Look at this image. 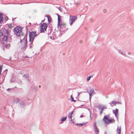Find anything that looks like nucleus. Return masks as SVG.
I'll use <instances>...</instances> for the list:
<instances>
[{
    "instance_id": "obj_1",
    "label": "nucleus",
    "mask_w": 134,
    "mask_h": 134,
    "mask_svg": "<svg viewBox=\"0 0 134 134\" xmlns=\"http://www.w3.org/2000/svg\"><path fill=\"white\" fill-rule=\"evenodd\" d=\"M21 38H20V42L21 44V49L23 51H24L26 49L27 47V37L25 36L22 40Z\"/></svg>"
},
{
    "instance_id": "obj_2",
    "label": "nucleus",
    "mask_w": 134,
    "mask_h": 134,
    "mask_svg": "<svg viewBox=\"0 0 134 134\" xmlns=\"http://www.w3.org/2000/svg\"><path fill=\"white\" fill-rule=\"evenodd\" d=\"M57 25L59 30L61 31H65L68 29V28L66 27V23H60L59 24H58Z\"/></svg>"
},
{
    "instance_id": "obj_3",
    "label": "nucleus",
    "mask_w": 134,
    "mask_h": 134,
    "mask_svg": "<svg viewBox=\"0 0 134 134\" xmlns=\"http://www.w3.org/2000/svg\"><path fill=\"white\" fill-rule=\"evenodd\" d=\"M7 35H4L3 37L2 38L3 45L7 48H9L10 46L9 41L8 40Z\"/></svg>"
},
{
    "instance_id": "obj_4",
    "label": "nucleus",
    "mask_w": 134,
    "mask_h": 134,
    "mask_svg": "<svg viewBox=\"0 0 134 134\" xmlns=\"http://www.w3.org/2000/svg\"><path fill=\"white\" fill-rule=\"evenodd\" d=\"M29 41H33L35 38L39 34H36V31L29 32Z\"/></svg>"
},
{
    "instance_id": "obj_5",
    "label": "nucleus",
    "mask_w": 134,
    "mask_h": 134,
    "mask_svg": "<svg viewBox=\"0 0 134 134\" xmlns=\"http://www.w3.org/2000/svg\"><path fill=\"white\" fill-rule=\"evenodd\" d=\"M22 29L20 27L17 26L15 27L13 30V31L15 35L16 36L20 37V33L21 32Z\"/></svg>"
},
{
    "instance_id": "obj_6",
    "label": "nucleus",
    "mask_w": 134,
    "mask_h": 134,
    "mask_svg": "<svg viewBox=\"0 0 134 134\" xmlns=\"http://www.w3.org/2000/svg\"><path fill=\"white\" fill-rule=\"evenodd\" d=\"M109 115L104 116L103 119V120L105 121V123L107 124L111 123H114L115 122L114 119H111L110 120L109 118Z\"/></svg>"
},
{
    "instance_id": "obj_7",
    "label": "nucleus",
    "mask_w": 134,
    "mask_h": 134,
    "mask_svg": "<svg viewBox=\"0 0 134 134\" xmlns=\"http://www.w3.org/2000/svg\"><path fill=\"white\" fill-rule=\"evenodd\" d=\"M77 18V17L76 16L70 15L69 23L70 26L72 25L73 23L75 21Z\"/></svg>"
},
{
    "instance_id": "obj_8",
    "label": "nucleus",
    "mask_w": 134,
    "mask_h": 134,
    "mask_svg": "<svg viewBox=\"0 0 134 134\" xmlns=\"http://www.w3.org/2000/svg\"><path fill=\"white\" fill-rule=\"evenodd\" d=\"M47 27V24L45 23H43L41 25L40 31L41 32H43L46 31V29Z\"/></svg>"
},
{
    "instance_id": "obj_9",
    "label": "nucleus",
    "mask_w": 134,
    "mask_h": 134,
    "mask_svg": "<svg viewBox=\"0 0 134 134\" xmlns=\"http://www.w3.org/2000/svg\"><path fill=\"white\" fill-rule=\"evenodd\" d=\"M93 126L96 134H99V130L97 127L96 122H94L93 123Z\"/></svg>"
},
{
    "instance_id": "obj_10",
    "label": "nucleus",
    "mask_w": 134,
    "mask_h": 134,
    "mask_svg": "<svg viewBox=\"0 0 134 134\" xmlns=\"http://www.w3.org/2000/svg\"><path fill=\"white\" fill-rule=\"evenodd\" d=\"M113 112L114 114L115 117L117 118V119H118V117L117 116L118 114V109L116 108L115 109L113 110Z\"/></svg>"
},
{
    "instance_id": "obj_11",
    "label": "nucleus",
    "mask_w": 134,
    "mask_h": 134,
    "mask_svg": "<svg viewBox=\"0 0 134 134\" xmlns=\"http://www.w3.org/2000/svg\"><path fill=\"white\" fill-rule=\"evenodd\" d=\"M3 32L4 34L9 35V34L10 31L8 29H4L3 30Z\"/></svg>"
},
{
    "instance_id": "obj_12",
    "label": "nucleus",
    "mask_w": 134,
    "mask_h": 134,
    "mask_svg": "<svg viewBox=\"0 0 134 134\" xmlns=\"http://www.w3.org/2000/svg\"><path fill=\"white\" fill-rule=\"evenodd\" d=\"M116 132L117 134H121V126H120L119 127H118L116 130Z\"/></svg>"
},
{
    "instance_id": "obj_13",
    "label": "nucleus",
    "mask_w": 134,
    "mask_h": 134,
    "mask_svg": "<svg viewBox=\"0 0 134 134\" xmlns=\"http://www.w3.org/2000/svg\"><path fill=\"white\" fill-rule=\"evenodd\" d=\"M58 24H60V23H63L62 21V17L61 16H58Z\"/></svg>"
},
{
    "instance_id": "obj_14",
    "label": "nucleus",
    "mask_w": 134,
    "mask_h": 134,
    "mask_svg": "<svg viewBox=\"0 0 134 134\" xmlns=\"http://www.w3.org/2000/svg\"><path fill=\"white\" fill-rule=\"evenodd\" d=\"M23 77L24 78L27 80L29 81V74H26L25 75H24Z\"/></svg>"
},
{
    "instance_id": "obj_15",
    "label": "nucleus",
    "mask_w": 134,
    "mask_h": 134,
    "mask_svg": "<svg viewBox=\"0 0 134 134\" xmlns=\"http://www.w3.org/2000/svg\"><path fill=\"white\" fill-rule=\"evenodd\" d=\"M107 108L106 106L103 105L102 107L101 108V110L100 111V114H101L103 112V111L104 109H106Z\"/></svg>"
},
{
    "instance_id": "obj_16",
    "label": "nucleus",
    "mask_w": 134,
    "mask_h": 134,
    "mask_svg": "<svg viewBox=\"0 0 134 134\" xmlns=\"http://www.w3.org/2000/svg\"><path fill=\"white\" fill-rule=\"evenodd\" d=\"M118 53L119 54L124 56L125 57L126 56V54L124 52H123L122 51H121L120 50H119Z\"/></svg>"
},
{
    "instance_id": "obj_17",
    "label": "nucleus",
    "mask_w": 134,
    "mask_h": 134,
    "mask_svg": "<svg viewBox=\"0 0 134 134\" xmlns=\"http://www.w3.org/2000/svg\"><path fill=\"white\" fill-rule=\"evenodd\" d=\"M90 93H91L93 94H96V93L94 91V89L93 88H90Z\"/></svg>"
},
{
    "instance_id": "obj_18",
    "label": "nucleus",
    "mask_w": 134,
    "mask_h": 134,
    "mask_svg": "<svg viewBox=\"0 0 134 134\" xmlns=\"http://www.w3.org/2000/svg\"><path fill=\"white\" fill-rule=\"evenodd\" d=\"M25 106L24 103L23 102H20V106L21 108L24 107Z\"/></svg>"
},
{
    "instance_id": "obj_19",
    "label": "nucleus",
    "mask_w": 134,
    "mask_h": 134,
    "mask_svg": "<svg viewBox=\"0 0 134 134\" xmlns=\"http://www.w3.org/2000/svg\"><path fill=\"white\" fill-rule=\"evenodd\" d=\"M58 8V9L61 12H63V10L65 9L64 8L63 6L62 7H59Z\"/></svg>"
},
{
    "instance_id": "obj_20",
    "label": "nucleus",
    "mask_w": 134,
    "mask_h": 134,
    "mask_svg": "<svg viewBox=\"0 0 134 134\" xmlns=\"http://www.w3.org/2000/svg\"><path fill=\"white\" fill-rule=\"evenodd\" d=\"M67 119L66 117H62L60 120L61 121H65Z\"/></svg>"
},
{
    "instance_id": "obj_21",
    "label": "nucleus",
    "mask_w": 134,
    "mask_h": 134,
    "mask_svg": "<svg viewBox=\"0 0 134 134\" xmlns=\"http://www.w3.org/2000/svg\"><path fill=\"white\" fill-rule=\"evenodd\" d=\"M114 103H115V101L113 100L110 103V106L111 107H113V105H114Z\"/></svg>"
},
{
    "instance_id": "obj_22",
    "label": "nucleus",
    "mask_w": 134,
    "mask_h": 134,
    "mask_svg": "<svg viewBox=\"0 0 134 134\" xmlns=\"http://www.w3.org/2000/svg\"><path fill=\"white\" fill-rule=\"evenodd\" d=\"M33 41H32V42L31 41H29L30 42V44H29V45H30L29 47H30V48H31L33 46L32 43L33 42Z\"/></svg>"
},
{
    "instance_id": "obj_23",
    "label": "nucleus",
    "mask_w": 134,
    "mask_h": 134,
    "mask_svg": "<svg viewBox=\"0 0 134 134\" xmlns=\"http://www.w3.org/2000/svg\"><path fill=\"white\" fill-rule=\"evenodd\" d=\"M87 124V123H86L85 124H76V125L77 126L79 125V126H82L84 125H85L86 124Z\"/></svg>"
},
{
    "instance_id": "obj_24",
    "label": "nucleus",
    "mask_w": 134,
    "mask_h": 134,
    "mask_svg": "<svg viewBox=\"0 0 134 134\" xmlns=\"http://www.w3.org/2000/svg\"><path fill=\"white\" fill-rule=\"evenodd\" d=\"M70 98H71V101H73L74 102H75L76 100H74L73 99V98L72 97V95H71L70 96Z\"/></svg>"
},
{
    "instance_id": "obj_25",
    "label": "nucleus",
    "mask_w": 134,
    "mask_h": 134,
    "mask_svg": "<svg viewBox=\"0 0 134 134\" xmlns=\"http://www.w3.org/2000/svg\"><path fill=\"white\" fill-rule=\"evenodd\" d=\"M89 93V96H90L89 99H90V100L91 96H92L94 95V94H93L91 93Z\"/></svg>"
},
{
    "instance_id": "obj_26",
    "label": "nucleus",
    "mask_w": 134,
    "mask_h": 134,
    "mask_svg": "<svg viewBox=\"0 0 134 134\" xmlns=\"http://www.w3.org/2000/svg\"><path fill=\"white\" fill-rule=\"evenodd\" d=\"M47 18H48V22L49 23L50 22V16H47Z\"/></svg>"
},
{
    "instance_id": "obj_27",
    "label": "nucleus",
    "mask_w": 134,
    "mask_h": 134,
    "mask_svg": "<svg viewBox=\"0 0 134 134\" xmlns=\"http://www.w3.org/2000/svg\"><path fill=\"white\" fill-rule=\"evenodd\" d=\"M3 34L2 31L0 30V37L2 36Z\"/></svg>"
},
{
    "instance_id": "obj_28",
    "label": "nucleus",
    "mask_w": 134,
    "mask_h": 134,
    "mask_svg": "<svg viewBox=\"0 0 134 134\" xmlns=\"http://www.w3.org/2000/svg\"><path fill=\"white\" fill-rule=\"evenodd\" d=\"M68 117L70 118H71L72 117V115L70 113H69L68 114Z\"/></svg>"
},
{
    "instance_id": "obj_29",
    "label": "nucleus",
    "mask_w": 134,
    "mask_h": 134,
    "mask_svg": "<svg viewBox=\"0 0 134 134\" xmlns=\"http://www.w3.org/2000/svg\"><path fill=\"white\" fill-rule=\"evenodd\" d=\"M91 77L90 76H89L88 77H87V81H88L90 80Z\"/></svg>"
},
{
    "instance_id": "obj_30",
    "label": "nucleus",
    "mask_w": 134,
    "mask_h": 134,
    "mask_svg": "<svg viewBox=\"0 0 134 134\" xmlns=\"http://www.w3.org/2000/svg\"><path fill=\"white\" fill-rule=\"evenodd\" d=\"M115 103L121 104V103L120 102L115 101Z\"/></svg>"
},
{
    "instance_id": "obj_31",
    "label": "nucleus",
    "mask_w": 134,
    "mask_h": 134,
    "mask_svg": "<svg viewBox=\"0 0 134 134\" xmlns=\"http://www.w3.org/2000/svg\"><path fill=\"white\" fill-rule=\"evenodd\" d=\"M15 101H16V103H17L18 102H19V99L18 98H16L15 100Z\"/></svg>"
},
{
    "instance_id": "obj_32",
    "label": "nucleus",
    "mask_w": 134,
    "mask_h": 134,
    "mask_svg": "<svg viewBox=\"0 0 134 134\" xmlns=\"http://www.w3.org/2000/svg\"><path fill=\"white\" fill-rule=\"evenodd\" d=\"M102 106L101 105H98V108L99 109H101V108L102 107Z\"/></svg>"
},
{
    "instance_id": "obj_33",
    "label": "nucleus",
    "mask_w": 134,
    "mask_h": 134,
    "mask_svg": "<svg viewBox=\"0 0 134 134\" xmlns=\"http://www.w3.org/2000/svg\"><path fill=\"white\" fill-rule=\"evenodd\" d=\"M3 20V17H2L0 19V23L2 22Z\"/></svg>"
},
{
    "instance_id": "obj_34",
    "label": "nucleus",
    "mask_w": 134,
    "mask_h": 134,
    "mask_svg": "<svg viewBox=\"0 0 134 134\" xmlns=\"http://www.w3.org/2000/svg\"><path fill=\"white\" fill-rule=\"evenodd\" d=\"M4 19L6 21H7L8 20V18L7 16H5Z\"/></svg>"
},
{
    "instance_id": "obj_35",
    "label": "nucleus",
    "mask_w": 134,
    "mask_h": 134,
    "mask_svg": "<svg viewBox=\"0 0 134 134\" xmlns=\"http://www.w3.org/2000/svg\"><path fill=\"white\" fill-rule=\"evenodd\" d=\"M103 11L104 12V13H106L107 12V10L106 9H104Z\"/></svg>"
},
{
    "instance_id": "obj_36",
    "label": "nucleus",
    "mask_w": 134,
    "mask_h": 134,
    "mask_svg": "<svg viewBox=\"0 0 134 134\" xmlns=\"http://www.w3.org/2000/svg\"><path fill=\"white\" fill-rule=\"evenodd\" d=\"M74 112V111L73 110L70 113H69L70 114H71V115H72L73 113Z\"/></svg>"
},
{
    "instance_id": "obj_37",
    "label": "nucleus",
    "mask_w": 134,
    "mask_h": 134,
    "mask_svg": "<svg viewBox=\"0 0 134 134\" xmlns=\"http://www.w3.org/2000/svg\"><path fill=\"white\" fill-rule=\"evenodd\" d=\"M2 16V17H3V14H2V13H0V19L1 18V16Z\"/></svg>"
},
{
    "instance_id": "obj_38",
    "label": "nucleus",
    "mask_w": 134,
    "mask_h": 134,
    "mask_svg": "<svg viewBox=\"0 0 134 134\" xmlns=\"http://www.w3.org/2000/svg\"><path fill=\"white\" fill-rule=\"evenodd\" d=\"M83 42V41L82 40H80L79 41V43L80 44H82Z\"/></svg>"
},
{
    "instance_id": "obj_39",
    "label": "nucleus",
    "mask_w": 134,
    "mask_h": 134,
    "mask_svg": "<svg viewBox=\"0 0 134 134\" xmlns=\"http://www.w3.org/2000/svg\"><path fill=\"white\" fill-rule=\"evenodd\" d=\"M12 24H10L9 25V26H8L10 28L11 27H12Z\"/></svg>"
},
{
    "instance_id": "obj_40",
    "label": "nucleus",
    "mask_w": 134,
    "mask_h": 134,
    "mask_svg": "<svg viewBox=\"0 0 134 134\" xmlns=\"http://www.w3.org/2000/svg\"><path fill=\"white\" fill-rule=\"evenodd\" d=\"M90 20L91 22H92L93 20V19L92 18L90 19Z\"/></svg>"
},
{
    "instance_id": "obj_41",
    "label": "nucleus",
    "mask_w": 134,
    "mask_h": 134,
    "mask_svg": "<svg viewBox=\"0 0 134 134\" xmlns=\"http://www.w3.org/2000/svg\"><path fill=\"white\" fill-rule=\"evenodd\" d=\"M51 39L53 40L54 39V37H52V36H51Z\"/></svg>"
},
{
    "instance_id": "obj_42",
    "label": "nucleus",
    "mask_w": 134,
    "mask_h": 134,
    "mask_svg": "<svg viewBox=\"0 0 134 134\" xmlns=\"http://www.w3.org/2000/svg\"><path fill=\"white\" fill-rule=\"evenodd\" d=\"M77 93H78V95H77L78 96H79L80 94V93H79V92H77Z\"/></svg>"
},
{
    "instance_id": "obj_43",
    "label": "nucleus",
    "mask_w": 134,
    "mask_h": 134,
    "mask_svg": "<svg viewBox=\"0 0 134 134\" xmlns=\"http://www.w3.org/2000/svg\"><path fill=\"white\" fill-rule=\"evenodd\" d=\"M128 54L129 55H130L131 54V53L130 52H129L128 53Z\"/></svg>"
},
{
    "instance_id": "obj_44",
    "label": "nucleus",
    "mask_w": 134,
    "mask_h": 134,
    "mask_svg": "<svg viewBox=\"0 0 134 134\" xmlns=\"http://www.w3.org/2000/svg\"><path fill=\"white\" fill-rule=\"evenodd\" d=\"M83 116L82 115H81L80 116V117L81 118L82 117H83Z\"/></svg>"
},
{
    "instance_id": "obj_45",
    "label": "nucleus",
    "mask_w": 134,
    "mask_h": 134,
    "mask_svg": "<svg viewBox=\"0 0 134 134\" xmlns=\"http://www.w3.org/2000/svg\"><path fill=\"white\" fill-rule=\"evenodd\" d=\"M16 18H14L12 19V21H14V19H16Z\"/></svg>"
},
{
    "instance_id": "obj_46",
    "label": "nucleus",
    "mask_w": 134,
    "mask_h": 134,
    "mask_svg": "<svg viewBox=\"0 0 134 134\" xmlns=\"http://www.w3.org/2000/svg\"><path fill=\"white\" fill-rule=\"evenodd\" d=\"M57 15L58 17V16H60L58 14H57Z\"/></svg>"
},
{
    "instance_id": "obj_47",
    "label": "nucleus",
    "mask_w": 134,
    "mask_h": 134,
    "mask_svg": "<svg viewBox=\"0 0 134 134\" xmlns=\"http://www.w3.org/2000/svg\"><path fill=\"white\" fill-rule=\"evenodd\" d=\"M116 103H114V105H113V106H114V105L116 106Z\"/></svg>"
},
{
    "instance_id": "obj_48",
    "label": "nucleus",
    "mask_w": 134,
    "mask_h": 134,
    "mask_svg": "<svg viewBox=\"0 0 134 134\" xmlns=\"http://www.w3.org/2000/svg\"><path fill=\"white\" fill-rule=\"evenodd\" d=\"M10 88H8V89H7V90L8 91V90H10Z\"/></svg>"
},
{
    "instance_id": "obj_49",
    "label": "nucleus",
    "mask_w": 134,
    "mask_h": 134,
    "mask_svg": "<svg viewBox=\"0 0 134 134\" xmlns=\"http://www.w3.org/2000/svg\"><path fill=\"white\" fill-rule=\"evenodd\" d=\"M131 133L132 134H133V132H131Z\"/></svg>"
},
{
    "instance_id": "obj_50",
    "label": "nucleus",
    "mask_w": 134,
    "mask_h": 134,
    "mask_svg": "<svg viewBox=\"0 0 134 134\" xmlns=\"http://www.w3.org/2000/svg\"><path fill=\"white\" fill-rule=\"evenodd\" d=\"M106 132H105V134H106Z\"/></svg>"
},
{
    "instance_id": "obj_51",
    "label": "nucleus",
    "mask_w": 134,
    "mask_h": 134,
    "mask_svg": "<svg viewBox=\"0 0 134 134\" xmlns=\"http://www.w3.org/2000/svg\"><path fill=\"white\" fill-rule=\"evenodd\" d=\"M26 58H29V57H27V56H26L25 57Z\"/></svg>"
},
{
    "instance_id": "obj_52",
    "label": "nucleus",
    "mask_w": 134,
    "mask_h": 134,
    "mask_svg": "<svg viewBox=\"0 0 134 134\" xmlns=\"http://www.w3.org/2000/svg\"><path fill=\"white\" fill-rule=\"evenodd\" d=\"M20 82L21 83V81H20Z\"/></svg>"
},
{
    "instance_id": "obj_53",
    "label": "nucleus",
    "mask_w": 134,
    "mask_h": 134,
    "mask_svg": "<svg viewBox=\"0 0 134 134\" xmlns=\"http://www.w3.org/2000/svg\"><path fill=\"white\" fill-rule=\"evenodd\" d=\"M79 93H82V92H79Z\"/></svg>"
},
{
    "instance_id": "obj_54",
    "label": "nucleus",
    "mask_w": 134,
    "mask_h": 134,
    "mask_svg": "<svg viewBox=\"0 0 134 134\" xmlns=\"http://www.w3.org/2000/svg\"><path fill=\"white\" fill-rule=\"evenodd\" d=\"M39 87H41V86H39Z\"/></svg>"
},
{
    "instance_id": "obj_55",
    "label": "nucleus",
    "mask_w": 134,
    "mask_h": 134,
    "mask_svg": "<svg viewBox=\"0 0 134 134\" xmlns=\"http://www.w3.org/2000/svg\"><path fill=\"white\" fill-rule=\"evenodd\" d=\"M11 58H10L9 59V60H11Z\"/></svg>"
},
{
    "instance_id": "obj_56",
    "label": "nucleus",
    "mask_w": 134,
    "mask_h": 134,
    "mask_svg": "<svg viewBox=\"0 0 134 134\" xmlns=\"http://www.w3.org/2000/svg\"><path fill=\"white\" fill-rule=\"evenodd\" d=\"M72 122H73V123H74V122H73V121H72Z\"/></svg>"
},
{
    "instance_id": "obj_57",
    "label": "nucleus",
    "mask_w": 134,
    "mask_h": 134,
    "mask_svg": "<svg viewBox=\"0 0 134 134\" xmlns=\"http://www.w3.org/2000/svg\"><path fill=\"white\" fill-rule=\"evenodd\" d=\"M83 105H81V106H82Z\"/></svg>"
},
{
    "instance_id": "obj_58",
    "label": "nucleus",
    "mask_w": 134,
    "mask_h": 134,
    "mask_svg": "<svg viewBox=\"0 0 134 134\" xmlns=\"http://www.w3.org/2000/svg\"><path fill=\"white\" fill-rule=\"evenodd\" d=\"M71 120L72 121V119H71Z\"/></svg>"
},
{
    "instance_id": "obj_59",
    "label": "nucleus",
    "mask_w": 134,
    "mask_h": 134,
    "mask_svg": "<svg viewBox=\"0 0 134 134\" xmlns=\"http://www.w3.org/2000/svg\"><path fill=\"white\" fill-rule=\"evenodd\" d=\"M51 19H52L51 18Z\"/></svg>"
}]
</instances>
